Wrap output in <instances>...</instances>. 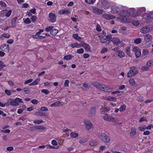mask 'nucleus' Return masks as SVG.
Instances as JSON below:
<instances>
[{
    "mask_svg": "<svg viewBox=\"0 0 153 153\" xmlns=\"http://www.w3.org/2000/svg\"><path fill=\"white\" fill-rule=\"evenodd\" d=\"M103 118L105 120L111 122H114L115 120L114 117L108 116L107 114L104 115Z\"/></svg>",
    "mask_w": 153,
    "mask_h": 153,
    "instance_id": "10",
    "label": "nucleus"
},
{
    "mask_svg": "<svg viewBox=\"0 0 153 153\" xmlns=\"http://www.w3.org/2000/svg\"><path fill=\"white\" fill-rule=\"evenodd\" d=\"M108 51V49L105 48H103L101 51V53L103 54L107 52Z\"/></svg>",
    "mask_w": 153,
    "mask_h": 153,
    "instance_id": "45",
    "label": "nucleus"
},
{
    "mask_svg": "<svg viewBox=\"0 0 153 153\" xmlns=\"http://www.w3.org/2000/svg\"><path fill=\"white\" fill-rule=\"evenodd\" d=\"M17 19L18 17L17 16H15L12 19L11 21V27H14L16 26V22Z\"/></svg>",
    "mask_w": 153,
    "mask_h": 153,
    "instance_id": "18",
    "label": "nucleus"
},
{
    "mask_svg": "<svg viewBox=\"0 0 153 153\" xmlns=\"http://www.w3.org/2000/svg\"><path fill=\"white\" fill-rule=\"evenodd\" d=\"M73 56L71 54L66 55L64 57V59L66 60H68L71 59Z\"/></svg>",
    "mask_w": 153,
    "mask_h": 153,
    "instance_id": "32",
    "label": "nucleus"
},
{
    "mask_svg": "<svg viewBox=\"0 0 153 153\" xmlns=\"http://www.w3.org/2000/svg\"><path fill=\"white\" fill-rule=\"evenodd\" d=\"M15 100L17 101L18 102H19L22 103H23V102L22 101V99L19 98H16L15 99Z\"/></svg>",
    "mask_w": 153,
    "mask_h": 153,
    "instance_id": "60",
    "label": "nucleus"
},
{
    "mask_svg": "<svg viewBox=\"0 0 153 153\" xmlns=\"http://www.w3.org/2000/svg\"><path fill=\"white\" fill-rule=\"evenodd\" d=\"M100 83L97 82H92V84L94 86L98 88V87L99 86Z\"/></svg>",
    "mask_w": 153,
    "mask_h": 153,
    "instance_id": "40",
    "label": "nucleus"
},
{
    "mask_svg": "<svg viewBox=\"0 0 153 153\" xmlns=\"http://www.w3.org/2000/svg\"><path fill=\"white\" fill-rule=\"evenodd\" d=\"M31 21L30 19L29 18H26L24 21V22L25 24H29L31 23Z\"/></svg>",
    "mask_w": 153,
    "mask_h": 153,
    "instance_id": "36",
    "label": "nucleus"
},
{
    "mask_svg": "<svg viewBox=\"0 0 153 153\" xmlns=\"http://www.w3.org/2000/svg\"><path fill=\"white\" fill-rule=\"evenodd\" d=\"M29 129L30 131H34L36 129V126L30 127Z\"/></svg>",
    "mask_w": 153,
    "mask_h": 153,
    "instance_id": "64",
    "label": "nucleus"
},
{
    "mask_svg": "<svg viewBox=\"0 0 153 153\" xmlns=\"http://www.w3.org/2000/svg\"><path fill=\"white\" fill-rule=\"evenodd\" d=\"M111 41L114 45L117 44V45L121 43L120 39L117 38H113L112 39Z\"/></svg>",
    "mask_w": 153,
    "mask_h": 153,
    "instance_id": "17",
    "label": "nucleus"
},
{
    "mask_svg": "<svg viewBox=\"0 0 153 153\" xmlns=\"http://www.w3.org/2000/svg\"><path fill=\"white\" fill-rule=\"evenodd\" d=\"M8 101H10V104L11 105H17L19 104V103L15 100V99L14 100L12 98H9L8 99Z\"/></svg>",
    "mask_w": 153,
    "mask_h": 153,
    "instance_id": "14",
    "label": "nucleus"
},
{
    "mask_svg": "<svg viewBox=\"0 0 153 153\" xmlns=\"http://www.w3.org/2000/svg\"><path fill=\"white\" fill-rule=\"evenodd\" d=\"M93 11L94 13L100 15L102 14L103 10L94 7L93 9Z\"/></svg>",
    "mask_w": 153,
    "mask_h": 153,
    "instance_id": "12",
    "label": "nucleus"
},
{
    "mask_svg": "<svg viewBox=\"0 0 153 153\" xmlns=\"http://www.w3.org/2000/svg\"><path fill=\"white\" fill-rule=\"evenodd\" d=\"M31 102L33 104H36L38 102V100L35 99L32 100Z\"/></svg>",
    "mask_w": 153,
    "mask_h": 153,
    "instance_id": "59",
    "label": "nucleus"
},
{
    "mask_svg": "<svg viewBox=\"0 0 153 153\" xmlns=\"http://www.w3.org/2000/svg\"><path fill=\"white\" fill-rule=\"evenodd\" d=\"M53 28V27L52 26H50L46 27L45 30L47 32H49Z\"/></svg>",
    "mask_w": 153,
    "mask_h": 153,
    "instance_id": "44",
    "label": "nucleus"
},
{
    "mask_svg": "<svg viewBox=\"0 0 153 153\" xmlns=\"http://www.w3.org/2000/svg\"><path fill=\"white\" fill-rule=\"evenodd\" d=\"M118 7L114 5L111 7V12L113 14L118 13L120 15V10H118Z\"/></svg>",
    "mask_w": 153,
    "mask_h": 153,
    "instance_id": "11",
    "label": "nucleus"
},
{
    "mask_svg": "<svg viewBox=\"0 0 153 153\" xmlns=\"http://www.w3.org/2000/svg\"><path fill=\"white\" fill-rule=\"evenodd\" d=\"M144 121H147V119L145 117H141L140 118V120L139 121V122H142Z\"/></svg>",
    "mask_w": 153,
    "mask_h": 153,
    "instance_id": "57",
    "label": "nucleus"
},
{
    "mask_svg": "<svg viewBox=\"0 0 153 153\" xmlns=\"http://www.w3.org/2000/svg\"><path fill=\"white\" fill-rule=\"evenodd\" d=\"M0 5L1 7H5L7 5L6 4L4 1H0Z\"/></svg>",
    "mask_w": 153,
    "mask_h": 153,
    "instance_id": "56",
    "label": "nucleus"
},
{
    "mask_svg": "<svg viewBox=\"0 0 153 153\" xmlns=\"http://www.w3.org/2000/svg\"><path fill=\"white\" fill-rule=\"evenodd\" d=\"M10 49V47L9 45H7L6 43L2 45L0 47V49L7 52H9Z\"/></svg>",
    "mask_w": 153,
    "mask_h": 153,
    "instance_id": "8",
    "label": "nucleus"
},
{
    "mask_svg": "<svg viewBox=\"0 0 153 153\" xmlns=\"http://www.w3.org/2000/svg\"><path fill=\"white\" fill-rule=\"evenodd\" d=\"M36 129H39L40 130H44L46 128L43 126H36Z\"/></svg>",
    "mask_w": 153,
    "mask_h": 153,
    "instance_id": "51",
    "label": "nucleus"
},
{
    "mask_svg": "<svg viewBox=\"0 0 153 153\" xmlns=\"http://www.w3.org/2000/svg\"><path fill=\"white\" fill-rule=\"evenodd\" d=\"M152 29V28L149 26H147L142 28L140 30V31L141 33H146Z\"/></svg>",
    "mask_w": 153,
    "mask_h": 153,
    "instance_id": "6",
    "label": "nucleus"
},
{
    "mask_svg": "<svg viewBox=\"0 0 153 153\" xmlns=\"http://www.w3.org/2000/svg\"><path fill=\"white\" fill-rule=\"evenodd\" d=\"M58 32L57 29H52L50 32V33L52 35L55 36Z\"/></svg>",
    "mask_w": 153,
    "mask_h": 153,
    "instance_id": "23",
    "label": "nucleus"
},
{
    "mask_svg": "<svg viewBox=\"0 0 153 153\" xmlns=\"http://www.w3.org/2000/svg\"><path fill=\"white\" fill-rule=\"evenodd\" d=\"M144 40L146 42H149L151 41L152 39V36L150 35L147 34L144 36Z\"/></svg>",
    "mask_w": 153,
    "mask_h": 153,
    "instance_id": "15",
    "label": "nucleus"
},
{
    "mask_svg": "<svg viewBox=\"0 0 153 153\" xmlns=\"http://www.w3.org/2000/svg\"><path fill=\"white\" fill-rule=\"evenodd\" d=\"M126 53L130 57H131L132 55L130 54V48L129 47L126 48Z\"/></svg>",
    "mask_w": 153,
    "mask_h": 153,
    "instance_id": "29",
    "label": "nucleus"
},
{
    "mask_svg": "<svg viewBox=\"0 0 153 153\" xmlns=\"http://www.w3.org/2000/svg\"><path fill=\"white\" fill-rule=\"evenodd\" d=\"M130 134L133 135H134L136 134V130L134 128L132 129L131 130Z\"/></svg>",
    "mask_w": 153,
    "mask_h": 153,
    "instance_id": "52",
    "label": "nucleus"
},
{
    "mask_svg": "<svg viewBox=\"0 0 153 153\" xmlns=\"http://www.w3.org/2000/svg\"><path fill=\"white\" fill-rule=\"evenodd\" d=\"M98 137L102 141L106 143H109L110 139L109 137L104 133H100L98 134Z\"/></svg>",
    "mask_w": 153,
    "mask_h": 153,
    "instance_id": "1",
    "label": "nucleus"
},
{
    "mask_svg": "<svg viewBox=\"0 0 153 153\" xmlns=\"http://www.w3.org/2000/svg\"><path fill=\"white\" fill-rule=\"evenodd\" d=\"M96 113V108L95 106H94L90 108L88 113V117H94Z\"/></svg>",
    "mask_w": 153,
    "mask_h": 153,
    "instance_id": "5",
    "label": "nucleus"
},
{
    "mask_svg": "<svg viewBox=\"0 0 153 153\" xmlns=\"http://www.w3.org/2000/svg\"><path fill=\"white\" fill-rule=\"evenodd\" d=\"M84 52V50L82 48H81L79 49H78L76 51V52L77 53H78L79 54L82 53Z\"/></svg>",
    "mask_w": 153,
    "mask_h": 153,
    "instance_id": "46",
    "label": "nucleus"
},
{
    "mask_svg": "<svg viewBox=\"0 0 153 153\" xmlns=\"http://www.w3.org/2000/svg\"><path fill=\"white\" fill-rule=\"evenodd\" d=\"M79 134L78 133H76L74 132H71V133L70 135L71 137L73 138H76L77 137L78 135Z\"/></svg>",
    "mask_w": 153,
    "mask_h": 153,
    "instance_id": "27",
    "label": "nucleus"
},
{
    "mask_svg": "<svg viewBox=\"0 0 153 153\" xmlns=\"http://www.w3.org/2000/svg\"><path fill=\"white\" fill-rule=\"evenodd\" d=\"M129 83L131 85L134 86L135 84V82L134 79H131L129 80Z\"/></svg>",
    "mask_w": 153,
    "mask_h": 153,
    "instance_id": "39",
    "label": "nucleus"
},
{
    "mask_svg": "<svg viewBox=\"0 0 153 153\" xmlns=\"http://www.w3.org/2000/svg\"><path fill=\"white\" fill-rule=\"evenodd\" d=\"M34 114L35 115H39L40 116H45L46 117V115L45 113L42 111H37L34 113Z\"/></svg>",
    "mask_w": 153,
    "mask_h": 153,
    "instance_id": "19",
    "label": "nucleus"
},
{
    "mask_svg": "<svg viewBox=\"0 0 153 153\" xmlns=\"http://www.w3.org/2000/svg\"><path fill=\"white\" fill-rule=\"evenodd\" d=\"M138 72L139 71L137 70H135V72L134 73H133V72L129 71L128 73L127 77H130L132 76H134L136 75L138 73Z\"/></svg>",
    "mask_w": 153,
    "mask_h": 153,
    "instance_id": "16",
    "label": "nucleus"
},
{
    "mask_svg": "<svg viewBox=\"0 0 153 153\" xmlns=\"http://www.w3.org/2000/svg\"><path fill=\"white\" fill-rule=\"evenodd\" d=\"M84 124L86 125H92V123L89 120H85L84 121Z\"/></svg>",
    "mask_w": 153,
    "mask_h": 153,
    "instance_id": "38",
    "label": "nucleus"
},
{
    "mask_svg": "<svg viewBox=\"0 0 153 153\" xmlns=\"http://www.w3.org/2000/svg\"><path fill=\"white\" fill-rule=\"evenodd\" d=\"M70 45L72 48H80L81 47V45L77 43H75L73 44H71Z\"/></svg>",
    "mask_w": 153,
    "mask_h": 153,
    "instance_id": "21",
    "label": "nucleus"
},
{
    "mask_svg": "<svg viewBox=\"0 0 153 153\" xmlns=\"http://www.w3.org/2000/svg\"><path fill=\"white\" fill-rule=\"evenodd\" d=\"M133 50L135 52V56L137 58H138L141 56V51L138 47H134L133 48Z\"/></svg>",
    "mask_w": 153,
    "mask_h": 153,
    "instance_id": "9",
    "label": "nucleus"
},
{
    "mask_svg": "<svg viewBox=\"0 0 153 153\" xmlns=\"http://www.w3.org/2000/svg\"><path fill=\"white\" fill-rule=\"evenodd\" d=\"M33 81V79H30L27 80H26L24 84H27L30 82H31Z\"/></svg>",
    "mask_w": 153,
    "mask_h": 153,
    "instance_id": "61",
    "label": "nucleus"
},
{
    "mask_svg": "<svg viewBox=\"0 0 153 153\" xmlns=\"http://www.w3.org/2000/svg\"><path fill=\"white\" fill-rule=\"evenodd\" d=\"M61 103V102L60 101H58L53 103L51 105V107H53L54 106H57L58 105H60Z\"/></svg>",
    "mask_w": 153,
    "mask_h": 153,
    "instance_id": "28",
    "label": "nucleus"
},
{
    "mask_svg": "<svg viewBox=\"0 0 153 153\" xmlns=\"http://www.w3.org/2000/svg\"><path fill=\"white\" fill-rule=\"evenodd\" d=\"M97 144L98 142L97 141L93 140L90 142L89 145L91 146H94L97 145Z\"/></svg>",
    "mask_w": 153,
    "mask_h": 153,
    "instance_id": "26",
    "label": "nucleus"
},
{
    "mask_svg": "<svg viewBox=\"0 0 153 153\" xmlns=\"http://www.w3.org/2000/svg\"><path fill=\"white\" fill-rule=\"evenodd\" d=\"M69 81L68 80H66L64 83V86L65 87H68L69 86Z\"/></svg>",
    "mask_w": 153,
    "mask_h": 153,
    "instance_id": "63",
    "label": "nucleus"
},
{
    "mask_svg": "<svg viewBox=\"0 0 153 153\" xmlns=\"http://www.w3.org/2000/svg\"><path fill=\"white\" fill-rule=\"evenodd\" d=\"M43 122L42 120H35L34 121L33 123L35 124H39Z\"/></svg>",
    "mask_w": 153,
    "mask_h": 153,
    "instance_id": "50",
    "label": "nucleus"
},
{
    "mask_svg": "<svg viewBox=\"0 0 153 153\" xmlns=\"http://www.w3.org/2000/svg\"><path fill=\"white\" fill-rule=\"evenodd\" d=\"M126 107L125 105H122L121 107L119 108V111H123L126 109Z\"/></svg>",
    "mask_w": 153,
    "mask_h": 153,
    "instance_id": "33",
    "label": "nucleus"
},
{
    "mask_svg": "<svg viewBox=\"0 0 153 153\" xmlns=\"http://www.w3.org/2000/svg\"><path fill=\"white\" fill-rule=\"evenodd\" d=\"M12 11L10 10L6 13L5 15L6 17H9L11 14Z\"/></svg>",
    "mask_w": 153,
    "mask_h": 153,
    "instance_id": "54",
    "label": "nucleus"
},
{
    "mask_svg": "<svg viewBox=\"0 0 153 153\" xmlns=\"http://www.w3.org/2000/svg\"><path fill=\"white\" fill-rule=\"evenodd\" d=\"M83 47L87 51H91V47L89 44L86 43Z\"/></svg>",
    "mask_w": 153,
    "mask_h": 153,
    "instance_id": "22",
    "label": "nucleus"
},
{
    "mask_svg": "<svg viewBox=\"0 0 153 153\" xmlns=\"http://www.w3.org/2000/svg\"><path fill=\"white\" fill-rule=\"evenodd\" d=\"M41 91L42 93L46 95L50 93L49 91L48 90L46 89H42V90Z\"/></svg>",
    "mask_w": 153,
    "mask_h": 153,
    "instance_id": "49",
    "label": "nucleus"
},
{
    "mask_svg": "<svg viewBox=\"0 0 153 153\" xmlns=\"http://www.w3.org/2000/svg\"><path fill=\"white\" fill-rule=\"evenodd\" d=\"M149 52L147 50H143L142 51V55L145 56L147 55Z\"/></svg>",
    "mask_w": 153,
    "mask_h": 153,
    "instance_id": "42",
    "label": "nucleus"
},
{
    "mask_svg": "<svg viewBox=\"0 0 153 153\" xmlns=\"http://www.w3.org/2000/svg\"><path fill=\"white\" fill-rule=\"evenodd\" d=\"M124 18H123L121 20L122 22H126V23H129L131 22V20L128 18L123 17Z\"/></svg>",
    "mask_w": 153,
    "mask_h": 153,
    "instance_id": "24",
    "label": "nucleus"
},
{
    "mask_svg": "<svg viewBox=\"0 0 153 153\" xmlns=\"http://www.w3.org/2000/svg\"><path fill=\"white\" fill-rule=\"evenodd\" d=\"M48 16L49 19L48 20L49 21L52 23L56 22V17L54 13H50L49 14Z\"/></svg>",
    "mask_w": 153,
    "mask_h": 153,
    "instance_id": "7",
    "label": "nucleus"
},
{
    "mask_svg": "<svg viewBox=\"0 0 153 153\" xmlns=\"http://www.w3.org/2000/svg\"><path fill=\"white\" fill-rule=\"evenodd\" d=\"M95 0H85V2L88 4L94 3L95 1Z\"/></svg>",
    "mask_w": 153,
    "mask_h": 153,
    "instance_id": "37",
    "label": "nucleus"
},
{
    "mask_svg": "<svg viewBox=\"0 0 153 153\" xmlns=\"http://www.w3.org/2000/svg\"><path fill=\"white\" fill-rule=\"evenodd\" d=\"M100 40V42L102 43H105L107 41L106 38H104L103 37H102Z\"/></svg>",
    "mask_w": 153,
    "mask_h": 153,
    "instance_id": "47",
    "label": "nucleus"
},
{
    "mask_svg": "<svg viewBox=\"0 0 153 153\" xmlns=\"http://www.w3.org/2000/svg\"><path fill=\"white\" fill-rule=\"evenodd\" d=\"M146 10V9L145 7H142L139 10H138V12H137V14H136L137 16H138L140 15V14L141 13V12L143 11H145Z\"/></svg>",
    "mask_w": 153,
    "mask_h": 153,
    "instance_id": "25",
    "label": "nucleus"
},
{
    "mask_svg": "<svg viewBox=\"0 0 153 153\" xmlns=\"http://www.w3.org/2000/svg\"><path fill=\"white\" fill-rule=\"evenodd\" d=\"M136 67L134 66H132L130 67V71L131 72L134 73L135 72V70Z\"/></svg>",
    "mask_w": 153,
    "mask_h": 153,
    "instance_id": "53",
    "label": "nucleus"
},
{
    "mask_svg": "<svg viewBox=\"0 0 153 153\" xmlns=\"http://www.w3.org/2000/svg\"><path fill=\"white\" fill-rule=\"evenodd\" d=\"M31 19L33 22H34L37 20V18L36 16L33 15L32 16Z\"/></svg>",
    "mask_w": 153,
    "mask_h": 153,
    "instance_id": "41",
    "label": "nucleus"
},
{
    "mask_svg": "<svg viewBox=\"0 0 153 153\" xmlns=\"http://www.w3.org/2000/svg\"><path fill=\"white\" fill-rule=\"evenodd\" d=\"M76 40H78L79 41L81 42L82 39V38L78 36V34H74L72 36Z\"/></svg>",
    "mask_w": 153,
    "mask_h": 153,
    "instance_id": "20",
    "label": "nucleus"
},
{
    "mask_svg": "<svg viewBox=\"0 0 153 153\" xmlns=\"http://www.w3.org/2000/svg\"><path fill=\"white\" fill-rule=\"evenodd\" d=\"M2 36L5 38H8L10 36V35L7 33H4L2 34Z\"/></svg>",
    "mask_w": 153,
    "mask_h": 153,
    "instance_id": "58",
    "label": "nucleus"
},
{
    "mask_svg": "<svg viewBox=\"0 0 153 153\" xmlns=\"http://www.w3.org/2000/svg\"><path fill=\"white\" fill-rule=\"evenodd\" d=\"M131 23L134 25L137 26L139 24V22L138 21H132Z\"/></svg>",
    "mask_w": 153,
    "mask_h": 153,
    "instance_id": "43",
    "label": "nucleus"
},
{
    "mask_svg": "<svg viewBox=\"0 0 153 153\" xmlns=\"http://www.w3.org/2000/svg\"><path fill=\"white\" fill-rule=\"evenodd\" d=\"M118 56L120 58H122L125 56V54L124 52L122 51H119Z\"/></svg>",
    "mask_w": 153,
    "mask_h": 153,
    "instance_id": "30",
    "label": "nucleus"
},
{
    "mask_svg": "<svg viewBox=\"0 0 153 153\" xmlns=\"http://www.w3.org/2000/svg\"><path fill=\"white\" fill-rule=\"evenodd\" d=\"M98 88L100 90L107 92H111L112 90V89L106 86L104 84L101 83H100L99 86H98Z\"/></svg>",
    "mask_w": 153,
    "mask_h": 153,
    "instance_id": "3",
    "label": "nucleus"
},
{
    "mask_svg": "<svg viewBox=\"0 0 153 153\" xmlns=\"http://www.w3.org/2000/svg\"><path fill=\"white\" fill-rule=\"evenodd\" d=\"M135 10H133V11L131 12H129L128 11L122 10H120V13L119 15L122 16L123 17H124L126 16H128L131 15L133 16L134 17L137 16V15L135 13Z\"/></svg>",
    "mask_w": 153,
    "mask_h": 153,
    "instance_id": "2",
    "label": "nucleus"
},
{
    "mask_svg": "<svg viewBox=\"0 0 153 153\" xmlns=\"http://www.w3.org/2000/svg\"><path fill=\"white\" fill-rule=\"evenodd\" d=\"M106 39H107V41H110V40L111 41V40L113 38H112L111 35L108 34L106 36Z\"/></svg>",
    "mask_w": 153,
    "mask_h": 153,
    "instance_id": "35",
    "label": "nucleus"
},
{
    "mask_svg": "<svg viewBox=\"0 0 153 153\" xmlns=\"http://www.w3.org/2000/svg\"><path fill=\"white\" fill-rule=\"evenodd\" d=\"M93 127V125L92 124V125H86L85 126V127L86 128V129L89 131H90V130L91 129V128H92Z\"/></svg>",
    "mask_w": 153,
    "mask_h": 153,
    "instance_id": "55",
    "label": "nucleus"
},
{
    "mask_svg": "<svg viewBox=\"0 0 153 153\" xmlns=\"http://www.w3.org/2000/svg\"><path fill=\"white\" fill-rule=\"evenodd\" d=\"M141 39L140 38L136 39L134 41L135 43L137 44H139L141 43Z\"/></svg>",
    "mask_w": 153,
    "mask_h": 153,
    "instance_id": "34",
    "label": "nucleus"
},
{
    "mask_svg": "<svg viewBox=\"0 0 153 153\" xmlns=\"http://www.w3.org/2000/svg\"><path fill=\"white\" fill-rule=\"evenodd\" d=\"M103 15L104 18L107 20H110L115 18L114 16L110 14H104Z\"/></svg>",
    "mask_w": 153,
    "mask_h": 153,
    "instance_id": "13",
    "label": "nucleus"
},
{
    "mask_svg": "<svg viewBox=\"0 0 153 153\" xmlns=\"http://www.w3.org/2000/svg\"><path fill=\"white\" fill-rule=\"evenodd\" d=\"M89 88V86L88 84H86L85 83L83 84V86L82 87V88L84 90H86L88 89Z\"/></svg>",
    "mask_w": 153,
    "mask_h": 153,
    "instance_id": "31",
    "label": "nucleus"
},
{
    "mask_svg": "<svg viewBox=\"0 0 153 153\" xmlns=\"http://www.w3.org/2000/svg\"><path fill=\"white\" fill-rule=\"evenodd\" d=\"M96 30L98 32H100L102 30V28L101 27V26L99 24H97V25Z\"/></svg>",
    "mask_w": 153,
    "mask_h": 153,
    "instance_id": "48",
    "label": "nucleus"
},
{
    "mask_svg": "<svg viewBox=\"0 0 153 153\" xmlns=\"http://www.w3.org/2000/svg\"><path fill=\"white\" fill-rule=\"evenodd\" d=\"M100 3L102 7L104 9H108L111 7L110 3L106 0H102Z\"/></svg>",
    "mask_w": 153,
    "mask_h": 153,
    "instance_id": "4",
    "label": "nucleus"
},
{
    "mask_svg": "<svg viewBox=\"0 0 153 153\" xmlns=\"http://www.w3.org/2000/svg\"><path fill=\"white\" fill-rule=\"evenodd\" d=\"M40 110L41 111H48V109L47 108H46L45 107H44V106L42 107L41 108Z\"/></svg>",
    "mask_w": 153,
    "mask_h": 153,
    "instance_id": "62",
    "label": "nucleus"
}]
</instances>
